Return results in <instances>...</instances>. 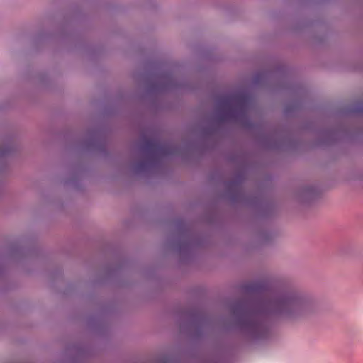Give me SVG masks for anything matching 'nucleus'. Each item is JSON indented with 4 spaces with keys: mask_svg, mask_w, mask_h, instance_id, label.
<instances>
[{
    "mask_svg": "<svg viewBox=\"0 0 363 363\" xmlns=\"http://www.w3.org/2000/svg\"><path fill=\"white\" fill-rule=\"evenodd\" d=\"M144 148L145 150L153 152H160V147L158 143L155 140H147L145 143Z\"/></svg>",
    "mask_w": 363,
    "mask_h": 363,
    "instance_id": "nucleus-3",
    "label": "nucleus"
},
{
    "mask_svg": "<svg viewBox=\"0 0 363 363\" xmlns=\"http://www.w3.org/2000/svg\"><path fill=\"white\" fill-rule=\"evenodd\" d=\"M249 101V96L244 92H236L220 97L218 101L220 119H237L240 113L245 112Z\"/></svg>",
    "mask_w": 363,
    "mask_h": 363,
    "instance_id": "nucleus-2",
    "label": "nucleus"
},
{
    "mask_svg": "<svg viewBox=\"0 0 363 363\" xmlns=\"http://www.w3.org/2000/svg\"><path fill=\"white\" fill-rule=\"evenodd\" d=\"M262 289V286L259 284H251L247 286V290L252 292H259Z\"/></svg>",
    "mask_w": 363,
    "mask_h": 363,
    "instance_id": "nucleus-4",
    "label": "nucleus"
},
{
    "mask_svg": "<svg viewBox=\"0 0 363 363\" xmlns=\"http://www.w3.org/2000/svg\"><path fill=\"white\" fill-rule=\"evenodd\" d=\"M10 152V149L8 147L0 148V158L6 156Z\"/></svg>",
    "mask_w": 363,
    "mask_h": 363,
    "instance_id": "nucleus-5",
    "label": "nucleus"
},
{
    "mask_svg": "<svg viewBox=\"0 0 363 363\" xmlns=\"http://www.w3.org/2000/svg\"><path fill=\"white\" fill-rule=\"evenodd\" d=\"M319 308L311 295L291 288H281L264 294L255 301H238L233 307L238 328L255 340L266 339L269 325L274 323H296L315 313Z\"/></svg>",
    "mask_w": 363,
    "mask_h": 363,
    "instance_id": "nucleus-1",
    "label": "nucleus"
}]
</instances>
